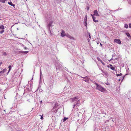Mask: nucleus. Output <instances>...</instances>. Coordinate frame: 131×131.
<instances>
[{
	"label": "nucleus",
	"instance_id": "4468645a",
	"mask_svg": "<svg viewBox=\"0 0 131 131\" xmlns=\"http://www.w3.org/2000/svg\"><path fill=\"white\" fill-rule=\"evenodd\" d=\"M125 34L127 35V36L129 38H131L128 32H126L125 33Z\"/></svg>",
	"mask_w": 131,
	"mask_h": 131
},
{
	"label": "nucleus",
	"instance_id": "c85d7f7f",
	"mask_svg": "<svg viewBox=\"0 0 131 131\" xmlns=\"http://www.w3.org/2000/svg\"><path fill=\"white\" fill-rule=\"evenodd\" d=\"M124 76H122L120 78L122 79V80H123V79L124 78Z\"/></svg>",
	"mask_w": 131,
	"mask_h": 131
},
{
	"label": "nucleus",
	"instance_id": "c756f323",
	"mask_svg": "<svg viewBox=\"0 0 131 131\" xmlns=\"http://www.w3.org/2000/svg\"><path fill=\"white\" fill-rule=\"evenodd\" d=\"M3 55L4 56H6L7 55V53L5 52H4L3 53Z\"/></svg>",
	"mask_w": 131,
	"mask_h": 131
},
{
	"label": "nucleus",
	"instance_id": "ea45409f",
	"mask_svg": "<svg viewBox=\"0 0 131 131\" xmlns=\"http://www.w3.org/2000/svg\"><path fill=\"white\" fill-rule=\"evenodd\" d=\"M88 41L89 42L90 41V39H88Z\"/></svg>",
	"mask_w": 131,
	"mask_h": 131
},
{
	"label": "nucleus",
	"instance_id": "2f4dec72",
	"mask_svg": "<svg viewBox=\"0 0 131 131\" xmlns=\"http://www.w3.org/2000/svg\"><path fill=\"white\" fill-rule=\"evenodd\" d=\"M129 27L130 28H131V24L130 23L129 25Z\"/></svg>",
	"mask_w": 131,
	"mask_h": 131
},
{
	"label": "nucleus",
	"instance_id": "5701e85b",
	"mask_svg": "<svg viewBox=\"0 0 131 131\" xmlns=\"http://www.w3.org/2000/svg\"><path fill=\"white\" fill-rule=\"evenodd\" d=\"M4 73V72H3V71H1L0 72V76L2 74H3Z\"/></svg>",
	"mask_w": 131,
	"mask_h": 131
},
{
	"label": "nucleus",
	"instance_id": "a878e982",
	"mask_svg": "<svg viewBox=\"0 0 131 131\" xmlns=\"http://www.w3.org/2000/svg\"><path fill=\"white\" fill-rule=\"evenodd\" d=\"M88 34L89 35V38L91 39V36H90V32H88Z\"/></svg>",
	"mask_w": 131,
	"mask_h": 131
},
{
	"label": "nucleus",
	"instance_id": "6e6d98bb",
	"mask_svg": "<svg viewBox=\"0 0 131 131\" xmlns=\"http://www.w3.org/2000/svg\"><path fill=\"white\" fill-rule=\"evenodd\" d=\"M28 101H29L28 100Z\"/></svg>",
	"mask_w": 131,
	"mask_h": 131
},
{
	"label": "nucleus",
	"instance_id": "680f3d73",
	"mask_svg": "<svg viewBox=\"0 0 131 131\" xmlns=\"http://www.w3.org/2000/svg\"><path fill=\"white\" fill-rule=\"evenodd\" d=\"M52 112H51V113H52Z\"/></svg>",
	"mask_w": 131,
	"mask_h": 131
},
{
	"label": "nucleus",
	"instance_id": "c03bdc74",
	"mask_svg": "<svg viewBox=\"0 0 131 131\" xmlns=\"http://www.w3.org/2000/svg\"><path fill=\"white\" fill-rule=\"evenodd\" d=\"M2 64V62H0V66Z\"/></svg>",
	"mask_w": 131,
	"mask_h": 131
},
{
	"label": "nucleus",
	"instance_id": "aec40b11",
	"mask_svg": "<svg viewBox=\"0 0 131 131\" xmlns=\"http://www.w3.org/2000/svg\"><path fill=\"white\" fill-rule=\"evenodd\" d=\"M128 27V25L127 24H125L124 25V27L126 28H127Z\"/></svg>",
	"mask_w": 131,
	"mask_h": 131
},
{
	"label": "nucleus",
	"instance_id": "f3484780",
	"mask_svg": "<svg viewBox=\"0 0 131 131\" xmlns=\"http://www.w3.org/2000/svg\"><path fill=\"white\" fill-rule=\"evenodd\" d=\"M9 68V72L12 69V67L11 65L9 66L8 67Z\"/></svg>",
	"mask_w": 131,
	"mask_h": 131
},
{
	"label": "nucleus",
	"instance_id": "f8f14e48",
	"mask_svg": "<svg viewBox=\"0 0 131 131\" xmlns=\"http://www.w3.org/2000/svg\"><path fill=\"white\" fill-rule=\"evenodd\" d=\"M95 18H96V17L95 16L94 17H93L92 18L94 22H95V23L98 22V21L97 20H95Z\"/></svg>",
	"mask_w": 131,
	"mask_h": 131
},
{
	"label": "nucleus",
	"instance_id": "412c9836",
	"mask_svg": "<svg viewBox=\"0 0 131 131\" xmlns=\"http://www.w3.org/2000/svg\"><path fill=\"white\" fill-rule=\"evenodd\" d=\"M101 71L102 72L105 74H106V72L104 71L102 69H101Z\"/></svg>",
	"mask_w": 131,
	"mask_h": 131
},
{
	"label": "nucleus",
	"instance_id": "473e14b6",
	"mask_svg": "<svg viewBox=\"0 0 131 131\" xmlns=\"http://www.w3.org/2000/svg\"><path fill=\"white\" fill-rule=\"evenodd\" d=\"M20 45L21 46L23 47H24V46L23 44H22L21 43H20Z\"/></svg>",
	"mask_w": 131,
	"mask_h": 131
},
{
	"label": "nucleus",
	"instance_id": "bf43d9fd",
	"mask_svg": "<svg viewBox=\"0 0 131 131\" xmlns=\"http://www.w3.org/2000/svg\"><path fill=\"white\" fill-rule=\"evenodd\" d=\"M57 69V68H56V69Z\"/></svg>",
	"mask_w": 131,
	"mask_h": 131
},
{
	"label": "nucleus",
	"instance_id": "20e7f679",
	"mask_svg": "<svg viewBox=\"0 0 131 131\" xmlns=\"http://www.w3.org/2000/svg\"><path fill=\"white\" fill-rule=\"evenodd\" d=\"M114 42L116 43L119 44H121V42L119 39H115L114 40Z\"/></svg>",
	"mask_w": 131,
	"mask_h": 131
},
{
	"label": "nucleus",
	"instance_id": "b1692460",
	"mask_svg": "<svg viewBox=\"0 0 131 131\" xmlns=\"http://www.w3.org/2000/svg\"><path fill=\"white\" fill-rule=\"evenodd\" d=\"M68 118H66V117H65L63 119V121L64 122Z\"/></svg>",
	"mask_w": 131,
	"mask_h": 131
},
{
	"label": "nucleus",
	"instance_id": "9b49d317",
	"mask_svg": "<svg viewBox=\"0 0 131 131\" xmlns=\"http://www.w3.org/2000/svg\"><path fill=\"white\" fill-rule=\"evenodd\" d=\"M8 4L11 6H13L14 8H15V5L13 4L11 2H8Z\"/></svg>",
	"mask_w": 131,
	"mask_h": 131
},
{
	"label": "nucleus",
	"instance_id": "9d476101",
	"mask_svg": "<svg viewBox=\"0 0 131 131\" xmlns=\"http://www.w3.org/2000/svg\"><path fill=\"white\" fill-rule=\"evenodd\" d=\"M87 19H84V25H85L86 27H87V24L86 23Z\"/></svg>",
	"mask_w": 131,
	"mask_h": 131
},
{
	"label": "nucleus",
	"instance_id": "39448f33",
	"mask_svg": "<svg viewBox=\"0 0 131 131\" xmlns=\"http://www.w3.org/2000/svg\"><path fill=\"white\" fill-rule=\"evenodd\" d=\"M81 77V78H83L84 79V80H83L86 82H87L89 81V78H88V77L87 76H86L84 77Z\"/></svg>",
	"mask_w": 131,
	"mask_h": 131
},
{
	"label": "nucleus",
	"instance_id": "13d9d810",
	"mask_svg": "<svg viewBox=\"0 0 131 131\" xmlns=\"http://www.w3.org/2000/svg\"><path fill=\"white\" fill-rule=\"evenodd\" d=\"M120 79H119V81H120Z\"/></svg>",
	"mask_w": 131,
	"mask_h": 131
},
{
	"label": "nucleus",
	"instance_id": "58836bf2",
	"mask_svg": "<svg viewBox=\"0 0 131 131\" xmlns=\"http://www.w3.org/2000/svg\"><path fill=\"white\" fill-rule=\"evenodd\" d=\"M87 10H89V7H87Z\"/></svg>",
	"mask_w": 131,
	"mask_h": 131
},
{
	"label": "nucleus",
	"instance_id": "de8ad7c7",
	"mask_svg": "<svg viewBox=\"0 0 131 131\" xmlns=\"http://www.w3.org/2000/svg\"><path fill=\"white\" fill-rule=\"evenodd\" d=\"M9 71L7 72V74H8L9 73Z\"/></svg>",
	"mask_w": 131,
	"mask_h": 131
},
{
	"label": "nucleus",
	"instance_id": "7ed1b4c3",
	"mask_svg": "<svg viewBox=\"0 0 131 131\" xmlns=\"http://www.w3.org/2000/svg\"><path fill=\"white\" fill-rule=\"evenodd\" d=\"M80 105V101L79 100H78L77 101L75 102V103H74L73 105V108H74L75 106H78Z\"/></svg>",
	"mask_w": 131,
	"mask_h": 131
},
{
	"label": "nucleus",
	"instance_id": "3c124183",
	"mask_svg": "<svg viewBox=\"0 0 131 131\" xmlns=\"http://www.w3.org/2000/svg\"><path fill=\"white\" fill-rule=\"evenodd\" d=\"M55 106H56V104H55Z\"/></svg>",
	"mask_w": 131,
	"mask_h": 131
},
{
	"label": "nucleus",
	"instance_id": "bb28decb",
	"mask_svg": "<svg viewBox=\"0 0 131 131\" xmlns=\"http://www.w3.org/2000/svg\"><path fill=\"white\" fill-rule=\"evenodd\" d=\"M101 62L103 64V65H105V63H104V62H103L102 60L101 61Z\"/></svg>",
	"mask_w": 131,
	"mask_h": 131
},
{
	"label": "nucleus",
	"instance_id": "dca6fc26",
	"mask_svg": "<svg viewBox=\"0 0 131 131\" xmlns=\"http://www.w3.org/2000/svg\"><path fill=\"white\" fill-rule=\"evenodd\" d=\"M4 29V27L3 25H0V29Z\"/></svg>",
	"mask_w": 131,
	"mask_h": 131
},
{
	"label": "nucleus",
	"instance_id": "4d7b16f0",
	"mask_svg": "<svg viewBox=\"0 0 131 131\" xmlns=\"http://www.w3.org/2000/svg\"><path fill=\"white\" fill-rule=\"evenodd\" d=\"M55 106H54V108H55Z\"/></svg>",
	"mask_w": 131,
	"mask_h": 131
},
{
	"label": "nucleus",
	"instance_id": "a18cd8bd",
	"mask_svg": "<svg viewBox=\"0 0 131 131\" xmlns=\"http://www.w3.org/2000/svg\"><path fill=\"white\" fill-rule=\"evenodd\" d=\"M111 60H111V59H110V60H108V61H110Z\"/></svg>",
	"mask_w": 131,
	"mask_h": 131
},
{
	"label": "nucleus",
	"instance_id": "72a5a7b5",
	"mask_svg": "<svg viewBox=\"0 0 131 131\" xmlns=\"http://www.w3.org/2000/svg\"><path fill=\"white\" fill-rule=\"evenodd\" d=\"M43 118V115H42L41 116V117H40V119L41 120H42V119Z\"/></svg>",
	"mask_w": 131,
	"mask_h": 131
},
{
	"label": "nucleus",
	"instance_id": "1a4fd4ad",
	"mask_svg": "<svg viewBox=\"0 0 131 131\" xmlns=\"http://www.w3.org/2000/svg\"><path fill=\"white\" fill-rule=\"evenodd\" d=\"M67 37L71 39H73L74 38L72 37L69 35V34H67L66 35Z\"/></svg>",
	"mask_w": 131,
	"mask_h": 131
},
{
	"label": "nucleus",
	"instance_id": "e433bc0d",
	"mask_svg": "<svg viewBox=\"0 0 131 131\" xmlns=\"http://www.w3.org/2000/svg\"><path fill=\"white\" fill-rule=\"evenodd\" d=\"M42 101H40V104H41L42 103Z\"/></svg>",
	"mask_w": 131,
	"mask_h": 131
},
{
	"label": "nucleus",
	"instance_id": "f03ea898",
	"mask_svg": "<svg viewBox=\"0 0 131 131\" xmlns=\"http://www.w3.org/2000/svg\"><path fill=\"white\" fill-rule=\"evenodd\" d=\"M53 22L51 20L49 22L48 24L47 25V27L48 29V30L49 33L51 35H52V34L51 33V30H50V27H52V26H53Z\"/></svg>",
	"mask_w": 131,
	"mask_h": 131
},
{
	"label": "nucleus",
	"instance_id": "8fccbe9b",
	"mask_svg": "<svg viewBox=\"0 0 131 131\" xmlns=\"http://www.w3.org/2000/svg\"><path fill=\"white\" fill-rule=\"evenodd\" d=\"M113 55H112V57L113 58Z\"/></svg>",
	"mask_w": 131,
	"mask_h": 131
},
{
	"label": "nucleus",
	"instance_id": "f257e3e1",
	"mask_svg": "<svg viewBox=\"0 0 131 131\" xmlns=\"http://www.w3.org/2000/svg\"><path fill=\"white\" fill-rule=\"evenodd\" d=\"M95 84L96 86V89L103 92L106 93V90L105 88L102 87L100 84L96 83Z\"/></svg>",
	"mask_w": 131,
	"mask_h": 131
},
{
	"label": "nucleus",
	"instance_id": "603ef678",
	"mask_svg": "<svg viewBox=\"0 0 131 131\" xmlns=\"http://www.w3.org/2000/svg\"><path fill=\"white\" fill-rule=\"evenodd\" d=\"M106 84L107 85H108V84Z\"/></svg>",
	"mask_w": 131,
	"mask_h": 131
},
{
	"label": "nucleus",
	"instance_id": "5fc2aeb1",
	"mask_svg": "<svg viewBox=\"0 0 131 131\" xmlns=\"http://www.w3.org/2000/svg\"><path fill=\"white\" fill-rule=\"evenodd\" d=\"M40 115V116H41L40 115Z\"/></svg>",
	"mask_w": 131,
	"mask_h": 131
},
{
	"label": "nucleus",
	"instance_id": "423d86ee",
	"mask_svg": "<svg viewBox=\"0 0 131 131\" xmlns=\"http://www.w3.org/2000/svg\"><path fill=\"white\" fill-rule=\"evenodd\" d=\"M79 99L78 97V96L75 97L74 98L71 99V100L72 102L77 101Z\"/></svg>",
	"mask_w": 131,
	"mask_h": 131
},
{
	"label": "nucleus",
	"instance_id": "393cba45",
	"mask_svg": "<svg viewBox=\"0 0 131 131\" xmlns=\"http://www.w3.org/2000/svg\"><path fill=\"white\" fill-rule=\"evenodd\" d=\"M97 60L99 61H101L102 60H101L99 58V57H97Z\"/></svg>",
	"mask_w": 131,
	"mask_h": 131
},
{
	"label": "nucleus",
	"instance_id": "ddd939ff",
	"mask_svg": "<svg viewBox=\"0 0 131 131\" xmlns=\"http://www.w3.org/2000/svg\"><path fill=\"white\" fill-rule=\"evenodd\" d=\"M110 68L111 69L113 70H115V68L113 67L112 64H110Z\"/></svg>",
	"mask_w": 131,
	"mask_h": 131
},
{
	"label": "nucleus",
	"instance_id": "cd10ccee",
	"mask_svg": "<svg viewBox=\"0 0 131 131\" xmlns=\"http://www.w3.org/2000/svg\"><path fill=\"white\" fill-rule=\"evenodd\" d=\"M6 69H4L2 71H3V72H4H4L6 71Z\"/></svg>",
	"mask_w": 131,
	"mask_h": 131
},
{
	"label": "nucleus",
	"instance_id": "c9c22d12",
	"mask_svg": "<svg viewBox=\"0 0 131 131\" xmlns=\"http://www.w3.org/2000/svg\"><path fill=\"white\" fill-rule=\"evenodd\" d=\"M84 19H87V16L86 15L85 17V18H84Z\"/></svg>",
	"mask_w": 131,
	"mask_h": 131
},
{
	"label": "nucleus",
	"instance_id": "f704fd0d",
	"mask_svg": "<svg viewBox=\"0 0 131 131\" xmlns=\"http://www.w3.org/2000/svg\"><path fill=\"white\" fill-rule=\"evenodd\" d=\"M64 69H65L66 70V71H68V69L67 68H66V67H65V68H64Z\"/></svg>",
	"mask_w": 131,
	"mask_h": 131
},
{
	"label": "nucleus",
	"instance_id": "a211bd4d",
	"mask_svg": "<svg viewBox=\"0 0 131 131\" xmlns=\"http://www.w3.org/2000/svg\"><path fill=\"white\" fill-rule=\"evenodd\" d=\"M21 52L24 53L25 54H27L28 52V51H22Z\"/></svg>",
	"mask_w": 131,
	"mask_h": 131
},
{
	"label": "nucleus",
	"instance_id": "79ce46f5",
	"mask_svg": "<svg viewBox=\"0 0 131 131\" xmlns=\"http://www.w3.org/2000/svg\"><path fill=\"white\" fill-rule=\"evenodd\" d=\"M24 48H25V49L26 50V49H27V48H26V47H24Z\"/></svg>",
	"mask_w": 131,
	"mask_h": 131
},
{
	"label": "nucleus",
	"instance_id": "a19ab883",
	"mask_svg": "<svg viewBox=\"0 0 131 131\" xmlns=\"http://www.w3.org/2000/svg\"><path fill=\"white\" fill-rule=\"evenodd\" d=\"M113 60V58L112 57V58L111 59V60Z\"/></svg>",
	"mask_w": 131,
	"mask_h": 131
},
{
	"label": "nucleus",
	"instance_id": "6ab92c4d",
	"mask_svg": "<svg viewBox=\"0 0 131 131\" xmlns=\"http://www.w3.org/2000/svg\"><path fill=\"white\" fill-rule=\"evenodd\" d=\"M122 75V74L121 73H120V74H117L116 75L117 76V77H118L119 76H121Z\"/></svg>",
	"mask_w": 131,
	"mask_h": 131
},
{
	"label": "nucleus",
	"instance_id": "2eb2a0df",
	"mask_svg": "<svg viewBox=\"0 0 131 131\" xmlns=\"http://www.w3.org/2000/svg\"><path fill=\"white\" fill-rule=\"evenodd\" d=\"M27 87H28V86H27V87H26V88H27V90L28 91H30L31 89V87L30 86V85L29 86V88H28Z\"/></svg>",
	"mask_w": 131,
	"mask_h": 131
},
{
	"label": "nucleus",
	"instance_id": "864d4df0",
	"mask_svg": "<svg viewBox=\"0 0 131 131\" xmlns=\"http://www.w3.org/2000/svg\"><path fill=\"white\" fill-rule=\"evenodd\" d=\"M24 88H25V86H24Z\"/></svg>",
	"mask_w": 131,
	"mask_h": 131
},
{
	"label": "nucleus",
	"instance_id": "6e6552de",
	"mask_svg": "<svg viewBox=\"0 0 131 131\" xmlns=\"http://www.w3.org/2000/svg\"><path fill=\"white\" fill-rule=\"evenodd\" d=\"M66 34L64 31L63 30H62L61 33V36L62 37H63L66 36Z\"/></svg>",
	"mask_w": 131,
	"mask_h": 131
},
{
	"label": "nucleus",
	"instance_id": "0eeeda50",
	"mask_svg": "<svg viewBox=\"0 0 131 131\" xmlns=\"http://www.w3.org/2000/svg\"><path fill=\"white\" fill-rule=\"evenodd\" d=\"M94 15H95L96 16H99V15L98 14L97 11V10H95L94 11Z\"/></svg>",
	"mask_w": 131,
	"mask_h": 131
},
{
	"label": "nucleus",
	"instance_id": "4be33fe9",
	"mask_svg": "<svg viewBox=\"0 0 131 131\" xmlns=\"http://www.w3.org/2000/svg\"><path fill=\"white\" fill-rule=\"evenodd\" d=\"M4 31V29H2L0 31V34H2Z\"/></svg>",
	"mask_w": 131,
	"mask_h": 131
},
{
	"label": "nucleus",
	"instance_id": "7c9ffc66",
	"mask_svg": "<svg viewBox=\"0 0 131 131\" xmlns=\"http://www.w3.org/2000/svg\"><path fill=\"white\" fill-rule=\"evenodd\" d=\"M41 74H42L41 71V70H40V78H41Z\"/></svg>",
	"mask_w": 131,
	"mask_h": 131
},
{
	"label": "nucleus",
	"instance_id": "37998d69",
	"mask_svg": "<svg viewBox=\"0 0 131 131\" xmlns=\"http://www.w3.org/2000/svg\"><path fill=\"white\" fill-rule=\"evenodd\" d=\"M100 46H102V45L101 43H100Z\"/></svg>",
	"mask_w": 131,
	"mask_h": 131
},
{
	"label": "nucleus",
	"instance_id": "4c0bfd02",
	"mask_svg": "<svg viewBox=\"0 0 131 131\" xmlns=\"http://www.w3.org/2000/svg\"><path fill=\"white\" fill-rule=\"evenodd\" d=\"M91 15L92 16V18H93V17H94V16L93 15L91 14Z\"/></svg>",
	"mask_w": 131,
	"mask_h": 131
},
{
	"label": "nucleus",
	"instance_id": "052dcab7",
	"mask_svg": "<svg viewBox=\"0 0 131 131\" xmlns=\"http://www.w3.org/2000/svg\"><path fill=\"white\" fill-rule=\"evenodd\" d=\"M112 121H113V120H112Z\"/></svg>",
	"mask_w": 131,
	"mask_h": 131
},
{
	"label": "nucleus",
	"instance_id": "49530a36",
	"mask_svg": "<svg viewBox=\"0 0 131 131\" xmlns=\"http://www.w3.org/2000/svg\"><path fill=\"white\" fill-rule=\"evenodd\" d=\"M107 67H108V68L109 67V66L108 65L107 66Z\"/></svg>",
	"mask_w": 131,
	"mask_h": 131
},
{
	"label": "nucleus",
	"instance_id": "09e8293b",
	"mask_svg": "<svg viewBox=\"0 0 131 131\" xmlns=\"http://www.w3.org/2000/svg\"><path fill=\"white\" fill-rule=\"evenodd\" d=\"M9 71L7 72V74H8L9 73Z\"/></svg>",
	"mask_w": 131,
	"mask_h": 131
}]
</instances>
